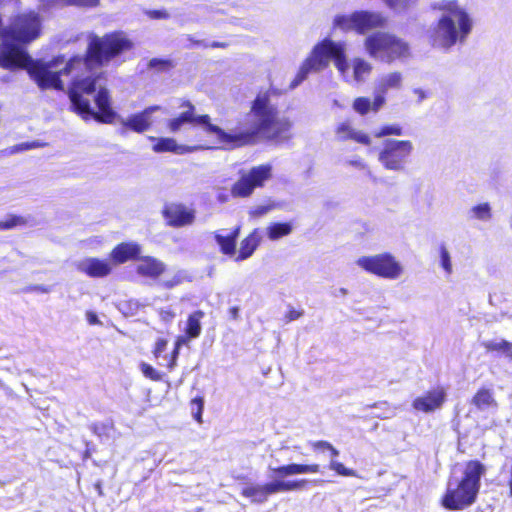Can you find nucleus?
Instances as JSON below:
<instances>
[{"instance_id": "1", "label": "nucleus", "mask_w": 512, "mask_h": 512, "mask_svg": "<svg viewBox=\"0 0 512 512\" xmlns=\"http://www.w3.org/2000/svg\"><path fill=\"white\" fill-rule=\"evenodd\" d=\"M182 107L186 110L167 121V127L171 133L179 132L185 124H199L208 134L217 137L219 145L228 148L252 143L257 136L266 139H287L292 127L289 118L281 116L271 103L267 91L260 92L253 101L246 127H236L228 131L211 124L208 115L197 116L195 107L190 102H184Z\"/></svg>"}, {"instance_id": "2", "label": "nucleus", "mask_w": 512, "mask_h": 512, "mask_svg": "<svg viewBox=\"0 0 512 512\" xmlns=\"http://www.w3.org/2000/svg\"><path fill=\"white\" fill-rule=\"evenodd\" d=\"M347 45L345 42L333 41L325 38L317 43L310 54L302 62L295 78L290 83L289 88L298 87L310 73H319L329 66L330 60L338 70L342 79L347 83H363L372 72V64L363 58L355 57L351 61L352 74H350V64L346 56Z\"/></svg>"}, {"instance_id": "3", "label": "nucleus", "mask_w": 512, "mask_h": 512, "mask_svg": "<svg viewBox=\"0 0 512 512\" xmlns=\"http://www.w3.org/2000/svg\"><path fill=\"white\" fill-rule=\"evenodd\" d=\"M431 7L437 18L427 32L429 44L444 52L464 45L476 25L473 11L458 0H440Z\"/></svg>"}, {"instance_id": "4", "label": "nucleus", "mask_w": 512, "mask_h": 512, "mask_svg": "<svg viewBox=\"0 0 512 512\" xmlns=\"http://www.w3.org/2000/svg\"><path fill=\"white\" fill-rule=\"evenodd\" d=\"M485 472L486 468L480 462L469 461L462 479H451L448 482L442 505L449 510H464L471 506L476 501L480 479Z\"/></svg>"}, {"instance_id": "5", "label": "nucleus", "mask_w": 512, "mask_h": 512, "mask_svg": "<svg viewBox=\"0 0 512 512\" xmlns=\"http://www.w3.org/2000/svg\"><path fill=\"white\" fill-rule=\"evenodd\" d=\"M364 48L371 58L388 64L410 56L408 42L395 34L383 31L367 36L364 40Z\"/></svg>"}, {"instance_id": "6", "label": "nucleus", "mask_w": 512, "mask_h": 512, "mask_svg": "<svg viewBox=\"0 0 512 512\" xmlns=\"http://www.w3.org/2000/svg\"><path fill=\"white\" fill-rule=\"evenodd\" d=\"M43 19L38 12L26 11L11 18L6 27L8 41L29 44L41 36Z\"/></svg>"}, {"instance_id": "7", "label": "nucleus", "mask_w": 512, "mask_h": 512, "mask_svg": "<svg viewBox=\"0 0 512 512\" xmlns=\"http://www.w3.org/2000/svg\"><path fill=\"white\" fill-rule=\"evenodd\" d=\"M356 265L367 273L388 280L399 279L404 273L403 265L387 252L361 256L356 260Z\"/></svg>"}, {"instance_id": "8", "label": "nucleus", "mask_w": 512, "mask_h": 512, "mask_svg": "<svg viewBox=\"0 0 512 512\" xmlns=\"http://www.w3.org/2000/svg\"><path fill=\"white\" fill-rule=\"evenodd\" d=\"M307 483L308 480L306 479L284 481L276 478L265 484H248L242 488L241 494L243 497L250 499L252 503L262 504L272 494L299 490Z\"/></svg>"}, {"instance_id": "9", "label": "nucleus", "mask_w": 512, "mask_h": 512, "mask_svg": "<svg viewBox=\"0 0 512 512\" xmlns=\"http://www.w3.org/2000/svg\"><path fill=\"white\" fill-rule=\"evenodd\" d=\"M385 17L379 12L356 11L349 15H337L333 25L344 31L355 30L359 34H366L368 31L384 27Z\"/></svg>"}, {"instance_id": "10", "label": "nucleus", "mask_w": 512, "mask_h": 512, "mask_svg": "<svg viewBox=\"0 0 512 512\" xmlns=\"http://www.w3.org/2000/svg\"><path fill=\"white\" fill-rule=\"evenodd\" d=\"M413 148L409 140L388 139L383 143L378 160L387 170L403 171Z\"/></svg>"}, {"instance_id": "11", "label": "nucleus", "mask_w": 512, "mask_h": 512, "mask_svg": "<svg viewBox=\"0 0 512 512\" xmlns=\"http://www.w3.org/2000/svg\"><path fill=\"white\" fill-rule=\"evenodd\" d=\"M272 177V166L269 164L253 167L233 185L231 193L234 197H248L255 188L262 187Z\"/></svg>"}, {"instance_id": "12", "label": "nucleus", "mask_w": 512, "mask_h": 512, "mask_svg": "<svg viewBox=\"0 0 512 512\" xmlns=\"http://www.w3.org/2000/svg\"><path fill=\"white\" fill-rule=\"evenodd\" d=\"M403 87V74L399 71H391L380 75L374 83L373 111H378L386 102V94L390 91H398Z\"/></svg>"}, {"instance_id": "13", "label": "nucleus", "mask_w": 512, "mask_h": 512, "mask_svg": "<svg viewBox=\"0 0 512 512\" xmlns=\"http://www.w3.org/2000/svg\"><path fill=\"white\" fill-rule=\"evenodd\" d=\"M446 398V389L438 386L432 390H429L422 396L415 398L412 406L417 411L432 413L442 408Z\"/></svg>"}, {"instance_id": "14", "label": "nucleus", "mask_w": 512, "mask_h": 512, "mask_svg": "<svg viewBox=\"0 0 512 512\" xmlns=\"http://www.w3.org/2000/svg\"><path fill=\"white\" fill-rule=\"evenodd\" d=\"M76 269L92 278H103L111 274L113 264L110 260L87 257L75 263Z\"/></svg>"}, {"instance_id": "15", "label": "nucleus", "mask_w": 512, "mask_h": 512, "mask_svg": "<svg viewBox=\"0 0 512 512\" xmlns=\"http://www.w3.org/2000/svg\"><path fill=\"white\" fill-rule=\"evenodd\" d=\"M160 110H162V107L159 105L149 106L143 111L133 114L126 119L122 118L120 124L134 132L143 133L151 127L153 122L152 115Z\"/></svg>"}, {"instance_id": "16", "label": "nucleus", "mask_w": 512, "mask_h": 512, "mask_svg": "<svg viewBox=\"0 0 512 512\" xmlns=\"http://www.w3.org/2000/svg\"><path fill=\"white\" fill-rule=\"evenodd\" d=\"M163 215L168 225L173 227L191 225L195 220L194 210L181 204L167 205L163 211Z\"/></svg>"}, {"instance_id": "17", "label": "nucleus", "mask_w": 512, "mask_h": 512, "mask_svg": "<svg viewBox=\"0 0 512 512\" xmlns=\"http://www.w3.org/2000/svg\"><path fill=\"white\" fill-rule=\"evenodd\" d=\"M166 265L157 258L145 256L138 258L136 272L142 277L156 279L164 273Z\"/></svg>"}, {"instance_id": "18", "label": "nucleus", "mask_w": 512, "mask_h": 512, "mask_svg": "<svg viewBox=\"0 0 512 512\" xmlns=\"http://www.w3.org/2000/svg\"><path fill=\"white\" fill-rule=\"evenodd\" d=\"M141 247L134 242L121 243L117 245L110 254L112 264H122L138 257Z\"/></svg>"}, {"instance_id": "19", "label": "nucleus", "mask_w": 512, "mask_h": 512, "mask_svg": "<svg viewBox=\"0 0 512 512\" xmlns=\"http://www.w3.org/2000/svg\"><path fill=\"white\" fill-rule=\"evenodd\" d=\"M269 471L277 474L279 477H286L298 474L318 473L320 466L318 464H296L291 463L279 467L268 466Z\"/></svg>"}, {"instance_id": "20", "label": "nucleus", "mask_w": 512, "mask_h": 512, "mask_svg": "<svg viewBox=\"0 0 512 512\" xmlns=\"http://www.w3.org/2000/svg\"><path fill=\"white\" fill-rule=\"evenodd\" d=\"M156 140V143L153 146V151L156 153L161 152H174L176 154H185L194 152L200 149H203L202 146H186V145H178L177 142L173 138H152Z\"/></svg>"}, {"instance_id": "21", "label": "nucleus", "mask_w": 512, "mask_h": 512, "mask_svg": "<svg viewBox=\"0 0 512 512\" xmlns=\"http://www.w3.org/2000/svg\"><path fill=\"white\" fill-rule=\"evenodd\" d=\"M336 138L339 141L353 140L361 144H370V138L352 127L349 121L339 123L336 128Z\"/></svg>"}, {"instance_id": "22", "label": "nucleus", "mask_w": 512, "mask_h": 512, "mask_svg": "<svg viewBox=\"0 0 512 512\" xmlns=\"http://www.w3.org/2000/svg\"><path fill=\"white\" fill-rule=\"evenodd\" d=\"M261 237L258 230L255 229L250 233L240 244L239 254L236 258L237 261L245 260L252 256L260 243Z\"/></svg>"}, {"instance_id": "23", "label": "nucleus", "mask_w": 512, "mask_h": 512, "mask_svg": "<svg viewBox=\"0 0 512 512\" xmlns=\"http://www.w3.org/2000/svg\"><path fill=\"white\" fill-rule=\"evenodd\" d=\"M239 233L240 226H237L234 231L227 236L220 233L215 234V240L224 254L233 255L235 253L236 239L239 236Z\"/></svg>"}, {"instance_id": "24", "label": "nucleus", "mask_w": 512, "mask_h": 512, "mask_svg": "<svg viewBox=\"0 0 512 512\" xmlns=\"http://www.w3.org/2000/svg\"><path fill=\"white\" fill-rule=\"evenodd\" d=\"M326 446V450H328L331 454V459L329 463V469L335 471L338 475L346 476V477H355L357 473L355 470L351 468L345 467L342 463L336 460V457L339 456V450H337L332 444H324Z\"/></svg>"}, {"instance_id": "25", "label": "nucleus", "mask_w": 512, "mask_h": 512, "mask_svg": "<svg viewBox=\"0 0 512 512\" xmlns=\"http://www.w3.org/2000/svg\"><path fill=\"white\" fill-rule=\"evenodd\" d=\"M204 317V312L201 310L192 313L187 320L186 334L188 338H197L201 334V320Z\"/></svg>"}, {"instance_id": "26", "label": "nucleus", "mask_w": 512, "mask_h": 512, "mask_svg": "<svg viewBox=\"0 0 512 512\" xmlns=\"http://www.w3.org/2000/svg\"><path fill=\"white\" fill-rule=\"evenodd\" d=\"M292 232L290 223H272L266 228L267 237L272 240H278Z\"/></svg>"}, {"instance_id": "27", "label": "nucleus", "mask_w": 512, "mask_h": 512, "mask_svg": "<svg viewBox=\"0 0 512 512\" xmlns=\"http://www.w3.org/2000/svg\"><path fill=\"white\" fill-rule=\"evenodd\" d=\"M472 402L478 409L481 410L491 406H497L492 392L488 389H480L473 397Z\"/></svg>"}, {"instance_id": "28", "label": "nucleus", "mask_w": 512, "mask_h": 512, "mask_svg": "<svg viewBox=\"0 0 512 512\" xmlns=\"http://www.w3.org/2000/svg\"><path fill=\"white\" fill-rule=\"evenodd\" d=\"M488 351H499L512 361V343L506 340H493L483 343Z\"/></svg>"}, {"instance_id": "29", "label": "nucleus", "mask_w": 512, "mask_h": 512, "mask_svg": "<svg viewBox=\"0 0 512 512\" xmlns=\"http://www.w3.org/2000/svg\"><path fill=\"white\" fill-rule=\"evenodd\" d=\"M469 217L471 219L487 222L492 218L491 207L488 203H481L473 206L469 210Z\"/></svg>"}, {"instance_id": "30", "label": "nucleus", "mask_w": 512, "mask_h": 512, "mask_svg": "<svg viewBox=\"0 0 512 512\" xmlns=\"http://www.w3.org/2000/svg\"><path fill=\"white\" fill-rule=\"evenodd\" d=\"M385 5L396 13H403L414 7L419 0H382Z\"/></svg>"}, {"instance_id": "31", "label": "nucleus", "mask_w": 512, "mask_h": 512, "mask_svg": "<svg viewBox=\"0 0 512 512\" xmlns=\"http://www.w3.org/2000/svg\"><path fill=\"white\" fill-rule=\"evenodd\" d=\"M68 7L66 0H39L38 9L40 12L48 13L53 10Z\"/></svg>"}, {"instance_id": "32", "label": "nucleus", "mask_w": 512, "mask_h": 512, "mask_svg": "<svg viewBox=\"0 0 512 512\" xmlns=\"http://www.w3.org/2000/svg\"><path fill=\"white\" fill-rule=\"evenodd\" d=\"M26 223V219L22 216L9 215L0 221V230H9L17 226H23Z\"/></svg>"}, {"instance_id": "33", "label": "nucleus", "mask_w": 512, "mask_h": 512, "mask_svg": "<svg viewBox=\"0 0 512 512\" xmlns=\"http://www.w3.org/2000/svg\"><path fill=\"white\" fill-rule=\"evenodd\" d=\"M186 278V273L184 271H177L170 278L162 280L160 284L164 288L171 289L184 282Z\"/></svg>"}, {"instance_id": "34", "label": "nucleus", "mask_w": 512, "mask_h": 512, "mask_svg": "<svg viewBox=\"0 0 512 512\" xmlns=\"http://www.w3.org/2000/svg\"><path fill=\"white\" fill-rule=\"evenodd\" d=\"M440 253V264L446 274L450 275L453 272L451 256L445 245H441L439 248Z\"/></svg>"}, {"instance_id": "35", "label": "nucleus", "mask_w": 512, "mask_h": 512, "mask_svg": "<svg viewBox=\"0 0 512 512\" xmlns=\"http://www.w3.org/2000/svg\"><path fill=\"white\" fill-rule=\"evenodd\" d=\"M277 207V204L269 201L266 204H261L258 206H255L250 209L249 214L251 217L258 218L266 215L270 211L274 210Z\"/></svg>"}, {"instance_id": "36", "label": "nucleus", "mask_w": 512, "mask_h": 512, "mask_svg": "<svg viewBox=\"0 0 512 512\" xmlns=\"http://www.w3.org/2000/svg\"><path fill=\"white\" fill-rule=\"evenodd\" d=\"M353 108L361 115H364L368 113L370 109L373 110V101L371 102L370 99L366 97H358L353 103Z\"/></svg>"}, {"instance_id": "37", "label": "nucleus", "mask_w": 512, "mask_h": 512, "mask_svg": "<svg viewBox=\"0 0 512 512\" xmlns=\"http://www.w3.org/2000/svg\"><path fill=\"white\" fill-rule=\"evenodd\" d=\"M68 6L94 9L101 5V0H66Z\"/></svg>"}, {"instance_id": "38", "label": "nucleus", "mask_w": 512, "mask_h": 512, "mask_svg": "<svg viewBox=\"0 0 512 512\" xmlns=\"http://www.w3.org/2000/svg\"><path fill=\"white\" fill-rule=\"evenodd\" d=\"M191 406H192V413H193L194 419L198 423H202V412H203V408H204V399L202 397L194 398L191 401Z\"/></svg>"}, {"instance_id": "39", "label": "nucleus", "mask_w": 512, "mask_h": 512, "mask_svg": "<svg viewBox=\"0 0 512 512\" xmlns=\"http://www.w3.org/2000/svg\"><path fill=\"white\" fill-rule=\"evenodd\" d=\"M375 137L380 138L387 135H402V128L398 125H387L375 132Z\"/></svg>"}, {"instance_id": "40", "label": "nucleus", "mask_w": 512, "mask_h": 512, "mask_svg": "<svg viewBox=\"0 0 512 512\" xmlns=\"http://www.w3.org/2000/svg\"><path fill=\"white\" fill-rule=\"evenodd\" d=\"M148 67L151 69H157L158 71H165L172 67V63L170 60L154 58L149 61Z\"/></svg>"}, {"instance_id": "41", "label": "nucleus", "mask_w": 512, "mask_h": 512, "mask_svg": "<svg viewBox=\"0 0 512 512\" xmlns=\"http://www.w3.org/2000/svg\"><path fill=\"white\" fill-rule=\"evenodd\" d=\"M141 371L144 374L145 377L153 380V381H159L161 380V374L156 371L151 365L142 363L141 364Z\"/></svg>"}, {"instance_id": "42", "label": "nucleus", "mask_w": 512, "mask_h": 512, "mask_svg": "<svg viewBox=\"0 0 512 512\" xmlns=\"http://www.w3.org/2000/svg\"><path fill=\"white\" fill-rule=\"evenodd\" d=\"M145 15H147L150 19L156 20H166L170 18V14L165 9L159 10H145Z\"/></svg>"}, {"instance_id": "43", "label": "nucleus", "mask_w": 512, "mask_h": 512, "mask_svg": "<svg viewBox=\"0 0 512 512\" xmlns=\"http://www.w3.org/2000/svg\"><path fill=\"white\" fill-rule=\"evenodd\" d=\"M37 147L36 143H22L11 148V153L28 150Z\"/></svg>"}, {"instance_id": "44", "label": "nucleus", "mask_w": 512, "mask_h": 512, "mask_svg": "<svg viewBox=\"0 0 512 512\" xmlns=\"http://www.w3.org/2000/svg\"><path fill=\"white\" fill-rule=\"evenodd\" d=\"M167 341L165 339H158L155 344L154 354L156 357L160 356L162 352L166 349Z\"/></svg>"}, {"instance_id": "45", "label": "nucleus", "mask_w": 512, "mask_h": 512, "mask_svg": "<svg viewBox=\"0 0 512 512\" xmlns=\"http://www.w3.org/2000/svg\"><path fill=\"white\" fill-rule=\"evenodd\" d=\"M87 321L90 325H98L101 324V322L98 319V316L93 312H87L86 313Z\"/></svg>"}, {"instance_id": "46", "label": "nucleus", "mask_w": 512, "mask_h": 512, "mask_svg": "<svg viewBox=\"0 0 512 512\" xmlns=\"http://www.w3.org/2000/svg\"><path fill=\"white\" fill-rule=\"evenodd\" d=\"M301 316H302V312L292 309L287 313L286 319L288 321H294V320L299 319Z\"/></svg>"}, {"instance_id": "47", "label": "nucleus", "mask_w": 512, "mask_h": 512, "mask_svg": "<svg viewBox=\"0 0 512 512\" xmlns=\"http://www.w3.org/2000/svg\"><path fill=\"white\" fill-rule=\"evenodd\" d=\"M348 163L356 168H359V169L366 168V164L360 159L350 160Z\"/></svg>"}, {"instance_id": "48", "label": "nucleus", "mask_w": 512, "mask_h": 512, "mask_svg": "<svg viewBox=\"0 0 512 512\" xmlns=\"http://www.w3.org/2000/svg\"><path fill=\"white\" fill-rule=\"evenodd\" d=\"M239 307L238 306H234V307H231L229 309V315L230 317L233 319V320H238L239 318Z\"/></svg>"}, {"instance_id": "49", "label": "nucleus", "mask_w": 512, "mask_h": 512, "mask_svg": "<svg viewBox=\"0 0 512 512\" xmlns=\"http://www.w3.org/2000/svg\"><path fill=\"white\" fill-rule=\"evenodd\" d=\"M320 444H330L329 442L327 441H316V442H313L312 443V447L314 450H326V446L325 445H320Z\"/></svg>"}, {"instance_id": "50", "label": "nucleus", "mask_w": 512, "mask_h": 512, "mask_svg": "<svg viewBox=\"0 0 512 512\" xmlns=\"http://www.w3.org/2000/svg\"><path fill=\"white\" fill-rule=\"evenodd\" d=\"M174 313L170 312V311H162L161 312V318L164 320V321H170L171 319L174 318Z\"/></svg>"}, {"instance_id": "51", "label": "nucleus", "mask_w": 512, "mask_h": 512, "mask_svg": "<svg viewBox=\"0 0 512 512\" xmlns=\"http://www.w3.org/2000/svg\"><path fill=\"white\" fill-rule=\"evenodd\" d=\"M187 342V338L185 336H181L177 339L176 341V347L177 349H179L181 347V345L185 344Z\"/></svg>"}, {"instance_id": "52", "label": "nucleus", "mask_w": 512, "mask_h": 512, "mask_svg": "<svg viewBox=\"0 0 512 512\" xmlns=\"http://www.w3.org/2000/svg\"><path fill=\"white\" fill-rule=\"evenodd\" d=\"M178 353H179V349H177V347L175 346V349L173 351V361H172V363L170 365L171 367L175 364V359H176Z\"/></svg>"}, {"instance_id": "53", "label": "nucleus", "mask_w": 512, "mask_h": 512, "mask_svg": "<svg viewBox=\"0 0 512 512\" xmlns=\"http://www.w3.org/2000/svg\"><path fill=\"white\" fill-rule=\"evenodd\" d=\"M212 47H224V44L223 43H219V42H213Z\"/></svg>"}, {"instance_id": "54", "label": "nucleus", "mask_w": 512, "mask_h": 512, "mask_svg": "<svg viewBox=\"0 0 512 512\" xmlns=\"http://www.w3.org/2000/svg\"><path fill=\"white\" fill-rule=\"evenodd\" d=\"M188 39H189V40H190L194 45H200V44H202V43H203L202 41H198V40H197V41H194V40H192V38H191L190 36L188 37Z\"/></svg>"}, {"instance_id": "55", "label": "nucleus", "mask_w": 512, "mask_h": 512, "mask_svg": "<svg viewBox=\"0 0 512 512\" xmlns=\"http://www.w3.org/2000/svg\"><path fill=\"white\" fill-rule=\"evenodd\" d=\"M415 92H416L417 94H419V97H420L421 99H423V98L425 97L424 92H423L422 90H416Z\"/></svg>"}, {"instance_id": "56", "label": "nucleus", "mask_w": 512, "mask_h": 512, "mask_svg": "<svg viewBox=\"0 0 512 512\" xmlns=\"http://www.w3.org/2000/svg\"><path fill=\"white\" fill-rule=\"evenodd\" d=\"M339 291H340V293L342 295H346L347 294V289H345V288H341Z\"/></svg>"}, {"instance_id": "57", "label": "nucleus", "mask_w": 512, "mask_h": 512, "mask_svg": "<svg viewBox=\"0 0 512 512\" xmlns=\"http://www.w3.org/2000/svg\"><path fill=\"white\" fill-rule=\"evenodd\" d=\"M510 227L512 229V218L510 219Z\"/></svg>"}]
</instances>
